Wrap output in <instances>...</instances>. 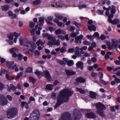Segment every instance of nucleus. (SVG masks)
<instances>
[{
  "label": "nucleus",
  "instance_id": "64",
  "mask_svg": "<svg viewBox=\"0 0 120 120\" xmlns=\"http://www.w3.org/2000/svg\"><path fill=\"white\" fill-rule=\"evenodd\" d=\"M57 37L61 39L62 40H64L65 39L64 37V36L61 35H59L57 36Z\"/></svg>",
  "mask_w": 120,
  "mask_h": 120
},
{
  "label": "nucleus",
  "instance_id": "22",
  "mask_svg": "<svg viewBox=\"0 0 120 120\" xmlns=\"http://www.w3.org/2000/svg\"><path fill=\"white\" fill-rule=\"evenodd\" d=\"M27 39L28 40L27 38H25L23 39V40L22 38H20L19 39V41L20 44L21 45H23L24 46H26V45L25 44L26 43L25 42V40Z\"/></svg>",
  "mask_w": 120,
  "mask_h": 120
},
{
  "label": "nucleus",
  "instance_id": "26",
  "mask_svg": "<svg viewBox=\"0 0 120 120\" xmlns=\"http://www.w3.org/2000/svg\"><path fill=\"white\" fill-rule=\"evenodd\" d=\"M18 51V48L16 47L11 48L10 50V52H17Z\"/></svg>",
  "mask_w": 120,
  "mask_h": 120
},
{
  "label": "nucleus",
  "instance_id": "8",
  "mask_svg": "<svg viewBox=\"0 0 120 120\" xmlns=\"http://www.w3.org/2000/svg\"><path fill=\"white\" fill-rule=\"evenodd\" d=\"M59 120H71L70 114L68 112H64L61 115Z\"/></svg>",
  "mask_w": 120,
  "mask_h": 120
},
{
  "label": "nucleus",
  "instance_id": "41",
  "mask_svg": "<svg viewBox=\"0 0 120 120\" xmlns=\"http://www.w3.org/2000/svg\"><path fill=\"white\" fill-rule=\"evenodd\" d=\"M62 30L60 29L56 30L55 32V34L57 35H58L61 34Z\"/></svg>",
  "mask_w": 120,
  "mask_h": 120
},
{
  "label": "nucleus",
  "instance_id": "34",
  "mask_svg": "<svg viewBox=\"0 0 120 120\" xmlns=\"http://www.w3.org/2000/svg\"><path fill=\"white\" fill-rule=\"evenodd\" d=\"M47 38L48 40H51L53 42H54L55 41V38L52 37L50 34H49Z\"/></svg>",
  "mask_w": 120,
  "mask_h": 120
},
{
  "label": "nucleus",
  "instance_id": "59",
  "mask_svg": "<svg viewBox=\"0 0 120 120\" xmlns=\"http://www.w3.org/2000/svg\"><path fill=\"white\" fill-rule=\"evenodd\" d=\"M97 12L100 15L103 14L104 11L100 10H98Z\"/></svg>",
  "mask_w": 120,
  "mask_h": 120
},
{
  "label": "nucleus",
  "instance_id": "52",
  "mask_svg": "<svg viewBox=\"0 0 120 120\" xmlns=\"http://www.w3.org/2000/svg\"><path fill=\"white\" fill-rule=\"evenodd\" d=\"M108 54H106L105 55V58L106 60H107L109 59L110 57L109 55H111L112 53H107Z\"/></svg>",
  "mask_w": 120,
  "mask_h": 120
},
{
  "label": "nucleus",
  "instance_id": "53",
  "mask_svg": "<svg viewBox=\"0 0 120 120\" xmlns=\"http://www.w3.org/2000/svg\"><path fill=\"white\" fill-rule=\"evenodd\" d=\"M56 94L54 92H53L52 93L51 97L54 99H56Z\"/></svg>",
  "mask_w": 120,
  "mask_h": 120
},
{
  "label": "nucleus",
  "instance_id": "16",
  "mask_svg": "<svg viewBox=\"0 0 120 120\" xmlns=\"http://www.w3.org/2000/svg\"><path fill=\"white\" fill-rule=\"evenodd\" d=\"M42 73L45 75V77L47 79H49L51 77L50 73L47 70H45L42 72Z\"/></svg>",
  "mask_w": 120,
  "mask_h": 120
},
{
  "label": "nucleus",
  "instance_id": "14",
  "mask_svg": "<svg viewBox=\"0 0 120 120\" xmlns=\"http://www.w3.org/2000/svg\"><path fill=\"white\" fill-rule=\"evenodd\" d=\"M44 19L43 17H40L39 18V21L38 24L39 26H42L44 23Z\"/></svg>",
  "mask_w": 120,
  "mask_h": 120
},
{
  "label": "nucleus",
  "instance_id": "58",
  "mask_svg": "<svg viewBox=\"0 0 120 120\" xmlns=\"http://www.w3.org/2000/svg\"><path fill=\"white\" fill-rule=\"evenodd\" d=\"M93 37V36L91 35H87L86 36V38L90 40H93V38H92Z\"/></svg>",
  "mask_w": 120,
  "mask_h": 120
},
{
  "label": "nucleus",
  "instance_id": "18",
  "mask_svg": "<svg viewBox=\"0 0 120 120\" xmlns=\"http://www.w3.org/2000/svg\"><path fill=\"white\" fill-rule=\"evenodd\" d=\"M53 43H54V45H58L60 44L59 41V39H58L56 41H55L54 42H52L51 41H49L48 45H52L53 44Z\"/></svg>",
  "mask_w": 120,
  "mask_h": 120
},
{
  "label": "nucleus",
  "instance_id": "15",
  "mask_svg": "<svg viewBox=\"0 0 120 120\" xmlns=\"http://www.w3.org/2000/svg\"><path fill=\"white\" fill-rule=\"evenodd\" d=\"M109 22L113 25H116L119 23V20L117 19H115L113 20L112 19H109Z\"/></svg>",
  "mask_w": 120,
  "mask_h": 120
},
{
  "label": "nucleus",
  "instance_id": "50",
  "mask_svg": "<svg viewBox=\"0 0 120 120\" xmlns=\"http://www.w3.org/2000/svg\"><path fill=\"white\" fill-rule=\"evenodd\" d=\"M75 49L73 48L69 49L68 51V52H75Z\"/></svg>",
  "mask_w": 120,
  "mask_h": 120
},
{
  "label": "nucleus",
  "instance_id": "38",
  "mask_svg": "<svg viewBox=\"0 0 120 120\" xmlns=\"http://www.w3.org/2000/svg\"><path fill=\"white\" fill-rule=\"evenodd\" d=\"M73 24L75 25L77 27L80 28L82 27V25L80 23H77L76 21L73 22Z\"/></svg>",
  "mask_w": 120,
  "mask_h": 120
},
{
  "label": "nucleus",
  "instance_id": "57",
  "mask_svg": "<svg viewBox=\"0 0 120 120\" xmlns=\"http://www.w3.org/2000/svg\"><path fill=\"white\" fill-rule=\"evenodd\" d=\"M35 24L33 22H30L29 24L30 27L31 28H33L34 27Z\"/></svg>",
  "mask_w": 120,
  "mask_h": 120
},
{
  "label": "nucleus",
  "instance_id": "19",
  "mask_svg": "<svg viewBox=\"0 0 120 120\" xmlns=\"http://www.w3.org/2000/svg\"><path fill=\"white\" fill-rule=\"evenodd\" d=\"M65 71L68 76L72 75L75 74L76 73L75 72L70 70H66Z\"/></svg>",
  "mask_w": 120,
  "mask_h": 120
},
{
  "label": "nucleus",
  "instance_id": "47",
  "mask_svg": "<svg viewBox=\"0 0 120 120\" xmlns=\"http://www.w3.org/2000/svg\"><path fill=\"white\" fill-rule=\"evenodd\" d=\"M29 79L31 81L33 84L34 85L35 82V79L31 77H29Z\"/></svg>",
  "mask_w": 120,
  "mask_h": 120
},
{
  "label": "nucleus",
  "instance_id": "1",
  "mask_svg": "<svg viewBox=\"0 0 120 120\" xmlns=\"http://www.w3.org/2000/svg\"><path fill=\"white\" fill-rule=\"evenodd\" d=\"M73 92L68 89H65L62 90L57 95V102L54 106V109H56L63 103L67 102L69 99V97L71 96Z\"/></svg>",
  "mask_w": 120,
  "mask_h": 120
},
{
  "label": "nucleus",
  "instance_id": "28",
  "mask_svg": "<svg viewBox=\"0 0 120 120\" xmlns=\"http://www.w3.org/2000/svg\"><path fill=\"white\" fill-rule=\"evenodd\" d=\"M45 44V42H42L40 39H39L36 42V44L38 46L40 45L41 46L43 45H44Z\"/></svg>",
  "mask_w": 120,
  "mask_h": 120
},
{
  "label": "nucleus",
  "instance_id": "42",
  "mask_svg": "<svg viewBox=\"0 0 120 120\" xmlns=\"http://www.w3.org/2000/svg\"><path fill=\"white\" fill-rule=\"evenodd\" d=\"M55 16L57 18L60 20L62 19L63 17V16L58 14H56L55 15Z\"/></svg>",
  "mask_w": 120,
  "mask_h": 120
},
{
  "label": "nucleus",
  "instance_id": "55",
  "mask_svg": "<svg viewBox=\"0 0 120 120\" xmlns=\"http://www.w3.org/2000/svg\"><path fill=\"white\" fill-rule=\"evenodd\" d=\"M60 51L61 52H65L66 49L65 47H62L61 49H60Z\"/></svg>",
  "mask_w": 120,
  "mask_h": 120
},
{
  "label": "nucleus",
  "instance_id": "36",
  "mask_svg": "<svg viewBox=\"0 0 120 120\" xmlns=\"http://www.w3.org/2000/svg\"><path fill=\"white\" fill-rule=\"evenodd\" d=\"M40 2V0H36L33 1L32 2V3L34 5H36L39 4Z\"/></svg>",
  "mask_w": 120,
  "mask_h": 120
},
{
  "label": "nucleus",
  "instance_id": "30",
  "mask_svg": "<svg viewBox=\"0 0 120 120\" xmlns=\"http://www.w3.org/2000/svg\"><path fill=\"white\" fill-rule=\"evenodd\" d=\"M90 97L91 98H95L96 97V93L92 92H90Z\"/></svg>",
  "mask_w": 120,
  "mask_h": 120
},
{
  "label": "nucleus",
  "instance_id": "20",
  "mask_svg": "<svg viewBox=\"0 0 120 120\" xmlns=\"http://www.w3.org/2000/svg\"><path fill=\"white\" fill-rule=\"evenodd\" d=\"M21 35L20 33H17L16 32H14L13 33V36L15 38H14V42L15 43H16L17 40V39L18 37L20 36Z\"/></svg>",
  "mask_w": 120,
  "mask_h": 120
},
{
  "label": "nucleus",
  "instance_id": "32",
  "mask_svg": "<svg viewBox=\"0 0 120 120\" xmlns=\"http://www.w3.org/2000/svg\"><path fill=\"white\" fill-rule=\"evenodd\" d=\"M6 77L7 79L8 80H12L14 79V77L13 76H10L8 73H7L6 75Z\"/></svg>",
  "mask_w": 120,
  "mask_h": 120
},
{
  "label": "nucleus",
  "instance_id": "46",
  "mask_svg": "<svg viewBox=\"0 0 120 120\" xmlns=\"http://www.w3.org/2000/svg\"><path fill=\"white\" fill-rule=\"evenodd\" d=\"M23 74V72H21L18 74L17 77L15 78V79L17 80L22 76Z\"/></svg>",
  "mask_w": 120,
  "mask_h": 120
},
{
  "label": "nucleus",
  "instance_id": "40",
  "mask_svg": "<svg viewBox=\"0 0 120 120\" xmlns=\"http://www.w3.org/2000/svg\"><path fill=\"white\" fill-rule=\"evenodd\" d=\"M41 71H39L38 70H36L35 72V73L38 76V77L40 78L41 77L40 76V75L41 74Z\"/></svg>",
  "mask_w": 120,
  "mask_h": 120
},
{
  "label": "nucleus",
  "instance_id": "9",
  "mask_svg": "<svg viewBox=\"0 0 120 120\" xmlns=\"http://www.w3.org/2000/svg\"><path fill=\"white\" fill-rule=\"evenodd\" d=\"M25 42L26 43L25 44L26 46L27 47H29L31 46L32 49L35 50L36 47V45L35 43L32 41H30L29 40L26 39L25 40Z\"/></svg>",
  "mask_w": 120,
  "mask_h": 120
},
{
  "label": "nucleus",
  "instance_id": "48",
  "mask_svg": "<svg viewBox=\"0 0 120 120\" xmlns=\"http://www.w3.org/2000/svg\"><path fill=\"white\" fill-rule=\"evenodd\" d=\"M27 72L31 73L32 72V68L31 67H29L26 71Z\"/></svg>",
  "mask_w": 120,
  "mask_h": 120
},
{
  "label": "nucleus",
  "instance_id": "35",
  "mask_svg": "<svg viewBox=\"0 0 120 120\" xmlns=\"http://www.w3.org/2000/svg\"><path fill=\"white\" fill-rule=\"evenodd\" d=\"M99 34L98 32H95L93 35V37L95 38L96 37L97 39H100V37H99Z\"/></svg>",
  "mask_w": 120,
  "mask_h": 120
},
{
  "label": "nucleus",
  "instance_id": "24",
  "mask_svg": "<svg viewBox=\"0 0 120 120\" xmlns=\"http://www.w3.org/2000/svg\"><path fill=\"white\" fill-rule=\"evenodd\" d=\"M76 80L77 82L80 83H84L85 81V79L82 77H79L76 79Z\"/></svg>",
  "mask_w": 120,
  "mask_h": 120
},
{
  "label": "nucleus",
  "instance_id": "23",
  "mask_svg": "<svg viewBox=\"0 0 120 120\" xmlns=\"http://www.w3.org/2000/svg\"><path fill=\"white\" fill-rule=\"evenodd\" d=\"M83 63L81 61H78L76 64L77 67H80L81 70H83Z\"/></svg>",
  "mask_w": 120,
  "mask_h": 120
},
{
  "label": "nucleus",
  "instance_id": "51",
  "mask_svg": "<svg viewBox=\"0 0 120 120\" xmlns=\"http://www.w3.org/2000/svg\"><path fill=\"white\" fill-rule=\"evenodd\" d=\"M86 6V5L85 4H83L82 5H79L78 7L79 9H81L83 8H85Z\"/></svg>",
  "mask_w": 120,
  "mask_h": 120
},
{
  "label": "nucleus",
  "instance_id": "29",
  "mask_svg": "<svg viewBox=\"0 0 120 120\" xmlns=\"http://www.w3.org/2000/svg\"><path fill=\"white\" fill-rule=\"evenodd\" d=\"M83 36L82 34L80 35L79 36L75 38V42L76 43H78L79 40V38H83Z\"/></svg>",
  "mask_w": 120,
  "mask_h": 120
},
{
  "label": "nucleus",
  "instance_id": "21",
  "mask_svg": "<svg viewBox=\"0 0 120 120\" xmlns=\"http://www.w3.org/2000/svg\"><path fill=\"white\" fill-rule=\"evenodd\" d=\"M88 28L91 31L92 30L95 31L96 30V26L95 25L93 24H91L90 25H88Z\"/></svg>",
  "mask_w": 120,
  "mask_h": 120
},
{
  "label": "nucleus",
  "instance_id": "12",
  "mask_svg": "<svg viewBox=\"0 0 120 120\" xmlns=\"http://www.w3.org/2000/svg\"><path fill=\"white\" fill-rule=\"evenodd\" d=\"M86 115L87 118L94 119L96 117L95 113L92 112L89 113H87L86 114Z\"/></svg>",
  "mask_w": 120,
  "mask_h": 120
},
{
  "label": "nucleus",
  "instance_id": "31",
  "mask_svg": "<svg viewBox=\"0 0 120 120\" xmlns=\"http://www.w3.org/2000/svg\"><path fill=\"white\" fill-rule=\"evenodd\" d=\"M112 9L111 10V13L112 14H114L116 11V7L114 5H112Z\"/></svg>",
  "mask_w": 120,
  "mask_h": 120
},
{
  "label": "nucleus",
  "instance_id": "7",
  "mask_svg": "<svg viewBox=\"0 0 120 120\" xmlns=\"http://www.w3.org/2000/svg\"><path fill=\"white\" fill-rule=\"evenodd\" d=\"M90 54L88 53H75V55L73 56L72 57L75 59L77 56L81 57V58L82 60L83 59L86 57H89L90 56Z\"/></svg>",
  "mask_w": 120,
  "mask_h": 120
},
{
  "label": "nucleus",
  "instance_id": "49",
  "mask_svg": "<svg viewBox=\"0 0 120 120\" xmlns=\"http://www.w3.org/2000/svg\"><path fill=\"white\" fill-rule=\"evenodd\" d=\"M87 48V47L86 46H84L82 47L80 49V50L81 51V52H85L83 51V50H85Z\"/></svg>",
  "mask_w": 120,
  "mask_h": 120
},
{
  "label": "nucleus",
  "instance_id": "33",
  "mask_svg": "<svg viewBox=\"0 0 120 120\" xmlns=\"http://www.w3.org/2000/svg\"><path fill=\"white\" fill-rule=\"evenodd\" d=\"M76 91H79L81 93L84 94L86 93V91L82 90V88H76Z\"/></svg>",
  "mask_w": 120,
  "mask_h": 120
},
{
  "label": "nucleus",
  "instance_id": "45",
  "mask_svg": "<svg viewBox=\"0 0 120 120\" xmlns=\"http://www.w3.org/2000/svg\"><path fill=\"white\" fill-rule=\"evenodd\" d=\"M83 44L85 45H90L91 43L89 41L85 40L83 42Z\"/></svg>",
  "mask_w": 120,
  "mask_h": 120
},
{
  "label": "nucleus",
  "instance_id": "13",
  "mask_svg": "<svg viewBox=\"0 0 120 120\" xmlns=\"http://www.w3.org/2000/svg\"><path fill=\"white\" fill-rule=\"evenodd\" d=\"M68 61V59L64 58H63V60H58V62L60 65L64 66L65 65L66 63Z\"/></svg>",
  "mask_w": 120,
  "mask_h": 120
},
{
  "label": "nucleus",
  "instance_id": "2",
  "mask_svg": "<svg viewBox=\"0 0 120 120\" xmlns=\"http://www.w3.org/2000/svg\"><path fill=\"white\" fill-rule=\"evenodd\" d=\"M96 108L97 111L96 112L100 116L104 117V110L106 109L105 106L103 104L100 102H98L96 104Z\"/></svg>",
  "mask_w": 120,
  "mask_h": 120
},
{
  "label": "nucleus",
  "instance_id": "4",
  "mask_svg": "<svg viewBox=\"0 0 120 120\" xmlns=\"http://www.w3.org/2000/svg\"><path fill=\"white\" fill-rule=\"evenodd\" d=\"M118 41L114 39L112 40L111 44L109 41H107L106 42V45L108 46V49L110 50L113 49L117 47L118 46Z\"/></svg>",
  "mask_w": 120,
  "mask_h": 120
},
{
  "label": "nucleus",
  "instance_id": "25",
  "mask_svg": "<svg viewBox=\"0 0 120 120\" xmlns=\"http://www.w3.org/2000/svg\"><path fill=\"white\" fill-rule=\"evenodd\" d=\"M53 85L52 84H47L46 86V89L50 90L52 89Z\"/></svg>",
  "mask_w": 120,
  "mask_h": 120
},
{
  "label": "nucleus",
  "instance_id": "37",
  "mask_svg": "<svg viewBox=\"0 0 120 120\" xmlns=\"http://www.w3.org/2000/svg\"><path fill=\"white\" fill-rule=\"evenodd\" d=\"M21 104L23 106H25L26 108L28 109L29 108L28 104L26 102L23 101L22 102Z\"/></svg>",
  "mask_w": 120,
  "mask_h": 120
},
{
  "label": "nucleus",
  "instance_id": "17",
  "mask_svg": "<svg viewBox=\"0 0 120 120\" xmlns=\"http://www.w3.org/2000/svg\"><path fill=\"white\" fill-rule=\"evenodd\" d=\"M10 87H8V91L10 92L11 91V89L14 91H16V90L17 88L16 87H15L13 85L10 84Z\"/></svg>",
  "mask_w": 120,
  "mask_h": 120
},
{
  "label": "nucleus",
  "instance_id": "56",
  "mask_svg": "<svg viewBox=\"0 0 120 120\" xmlns=\"http://www.w3.org/2000/svg\"><path fill=\"white\" fill-rule=\"evenodd\" d=\"M106 38V36L103 34H101L100 37V39L101 40H104Z\"/></svg>",
  "mask_w": 120,
  "mask_h": 120
},
{
  "label": "nucleus",
  "instance_id": "3",
  "mask_svg": "<svg viewBox=\"0 0 120 120\" xmlns=\"http://www.w3.org/2000/svg\"><path fill=\"white\" fill-rule=\"evenodd\" d=\"M18 110L15 107H12L8 109L7 111V117L9 119H11L17 115Z\"/></svg>",
  "mask_w": 120,
  "mask_h": 120
},
{
  "label": "nucleus",
  "instance_id": "11",
  "mask_svg": "<svg viewBox=\"0 0 120 120\" xmlns=\"http://www.w3.org/2000/svg\"><path fill=\"white\" fill-rule=\"evenodd\" d=\"M8 101L5 97L3 95H0V104L2 106L7 105Z\"/></svg>",
  "mask_w": 120,
  "mask_h": 120
},
{
  "label": "nucleus",
  "instance_id": "39",
  "mask_svg": "<svg viewBox=\"0 0 120 120\" xmlns=\"http://www.w3.org/2000/svg\"><path fill=\"white\" fill-rule=\"evenodd\" d=\"M67 62V65L69 66H72L74 64L72 60H70L68 61V60Z\"/></svg>",
  "mask_w": 120,
  "mask_h": 120
},
{
  "label": "nucleus",
  "instance_id": "54",
  "mask_svg": "<svg viewBox=\"0 0 120 120\" xmlns=\"http://www.w3.org/2000/svg\"><path fill=\"white\" fill-rule=\"evenodd\" d=\"M7 36L9 39L10 40H12L13 38V34H10Z\"/></svg>",
  "mask_w": 120,
  "mask_h": 120
},
{
  "label": "nucleus",
  "instance_id": "43",
  "mask_svg": "<svg viewBox=\"0 0 120 120\" xmlns=\"http://www.w3.org/2000/svg\"><path fill=\"white\" fill-rule=\"evenodd\" d=\"M17 57H18V59L19 60H21L22 59L23 56L20 53H19L18 54V56Z\"/></svg>",
  "mask_w": 120,
  "mask_h": 120
},
{
  "label": "nucleus",
  "instance_id": "27",
  "mask_svg": "<svg viewBox=\"0 0 120 120\" xmlns=\"http://www.w3.org/2000/svg\"><path fill=\"white\" fill-rule=\"evenodd\" d=\"M2 10L4 11H7L9 10L10 8V6L8 5H4L2 6Z\"/></svg>",
  "mask_w": 120,
  "mask_h": 120
},
{
  "label": "nucleus",
  "instance_id": "62",
  "mask_svg": "<svg viewBox=\"0 0 120 120\" xmlns=\"http://www.w3.org/2000/svg\"><path fill=\"white\" fill-rule=\"evenodd\" d=\"M99 76V77L101 79H102L103 77V74L101 72H99L98 74Z\"/></svg>",
  "mask_w": 120,
  "mask_h": 120
},
{
  "label": "nucleus",
  "instance_id": "44",
  "mask_svg": "<svg viewBox=\"0 0 120 120\" xmlns=\"http://www.w3.org/2000/svg\"><path fill=\"white\" fill-rule=\"evenodd\" d=\"M57 25L60 27L62 26L64 27L65 26V24L64 23H63L62 22H59L57 23Z\"/></svg>",
  "mask_w": 120,
  "mask_h": 120
},
{
  "label": "nucleus",
  "instance_id": "60",
  "mask_svg": "<svg viewBox=\"0 0 120 120\" xmlns=\"http://www.w3.org/2000/svg\"><path fill=\"white\" fill-rule=\"evenodd\" d=\"M6 97L8 98L9 101H11L12 99V97L11 96L8 95L6 96Z\"/></svg>",
  "mask_w": 120,
  "mask_h": 120
},
{
  "label": "nucleus",
  "instance_id": "10",
  "mask_svg": "<svg viewBox=\"0 0 120 120\" xmlns=\"http://www.w3.org/2000/svg\"><path fill=\"white\" fill-rule=\"evenodd\" d=\"M73 116L75 120H79L81 117L80 112L76 109L74 110Z\"/></svg>",
  "mask_w": 120,
  "mask_h": 120
},
{
  "label": "nucleus",
  "instance_id": "5",
  "mask_svg": "<svg viewBox=\"0 0 120 120\" xmlns=\"http://www.w3.org/2000/svg\"><path fill=\"white\" fill-rule=\"evenodd\" d=\"M40 117V113L39 110L36 109L33 111L30 116V120H38Z\"/></svg>",
  "mask_w": 120,
  "mask_h": 120
},
{
  "label": "nucleus",
  "instance_id": "61",
  "mask_svg": "<svg viewBox=\"0 0 120 120\" xmlns=\"http://www.w3.org/2000/svg\"><path fill=\"white\" fill-rule=\"evenodd\" d=\"M4 87V85L2 83L0 82V90H2Z\"/></svg>",
  "mask_w": 120,
  "mask_h": 120
},
{
  "label": "nucleus",
  "instance_id": "6",
  "mask_svg": "<svg viewBox=\"0 0 120 120\" xmlns=\"http://www.w3.org/2000/svg\"><path fill=\"white\" fill-rule=\"evenodd\" d=\"M14 61L7 62H6V65L9 69L12 70L15 69L16 71H17L19 69L17 64L15 63L14 64Z\"/></svg>",
  "mask_w": 120,
  "mask_h": 120
},
{
  "label": "nucleus",
  "instance_id": "63",
  "mask_svg": "<svg viewBox=\"0 0 120 120\" xmlns=\"http://www.w3.org/2000/svg\"><path fill=\"white\" fill-rule=\"evenodd\" d=\"M50 21H51L49 20L48 19H46L45 20L46 22V23L47 24H51L52 25H53V24L52 23V22H50Z\"/></svg>",
  "mask_w": 120,
  "mask_h": 120
}]
</instances>
